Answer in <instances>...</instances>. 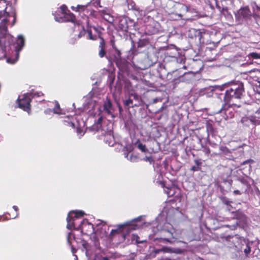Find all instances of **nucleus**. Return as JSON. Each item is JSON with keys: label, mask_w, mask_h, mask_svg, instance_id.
I'll list each match as a JSON object with an SVG mask.
<instances>
[{"label": "nucleus", "mask_w": 260, "mask_h": 260, "mask_svg": "<svg viewBox=\"0 0 260 260\" xmlns=\"http://www.w3.org/2000/svg\"><path fill=\"white\" fill-rule=\"evenodd\" d=\"M170 49H166V52L165 53L166 54L168 55L169 56L172 57H174L176 54L177 53V51L175 49H173L172 52H169Z\"/></svg>", "instance_id": "34"}, {"label": "nucleus", "mask_w": 260, "mask_h": 260, "mask_svg": "<svg viewBox=\"0 0 260 260\" xmlns=\"http://www.w3.org/2000/svg\"><path fill=\"white\" fill-rule=\"evenodd\" d=\"M87 242H86V241H83V243H82V245L85 248H87Z\"/></svg>", "instance_id": "53"}, {"label": "nucleus", "mask_w": 260, "mask_h": 260, "mask_svg": "<svg viewBox=\"0 0 260 260\" xmlns=\"http://www.w3.org/2000/svg\"><path fill=\"white\" fill-rule=\"evenodd\" d=\"M132 98L135 99H137L138 97L135 94H131L127 99L123 101V105L127 109H129L130 107H133L134 106H137L136 104H133Z\"/></svg>", "instance_id": "17"}, {"label": "nucleus", "mask_w": 260, "mask_h": 260, "mask_svg": "<svg viewBox=\"0 0 260 260\" xmlns=\"http://www.w3.org/2000/svg\"><path fill=\"white\" fill-rule=\"evenodd\" d=\"M102 121L103 117L100 116L96 122H95L92 126L90 128V129L92 131L98 132L102 129Z\"/></svg>", "instance_id": "20"}, {"label": "nucleus", "mask_w": 260, "mask_h": 260, "mask_svg": "<svg viewBox=\"0 0 260 260\" xmlns=\"http://www.w3.org/2000/svg\"><path fill=\"white\" fill-rule=\"evenodd\" d=\"M154 17L151 15H147V22L148 21H152V24H147V26H149V28H147V30H148V32H147L148 35H152L156 32H157L158 30V28L156 27V26L158 25V23L153 21Z\"/></svg>", "instance_id": "14"}, {"label": "nucleus", "mask_w": 260, "mask_h": 260, "mask_svg": "<svg viewBox=\"0 0 260 260\" xmlns=\"http://www.w3.org/2000/svg\"><path fill=\"white\" fill-rule=\"evenodd\" d=\"M99 12L100 13L101 15L106 20L107 19L106 16H110V15L108 13H107L105 10H102L100 11Z\"/></svg>", "instance_id": "42"}, {"label": "nucleus", "mask_w": 260, "mask_h": 260, "mask_svg": "<svg viewBox=\"0 0 260 260\" xmlns=\"http://www.w3.org/2000/svg\"><path fill=\"white\" fill-rule=\"evenodd\" d=\"M220 150L223 153L226 155L231 153L230 150L226 147L221 146L220 147Z\"/></svg>", "instance_id": "38"}, {"label": "nucleus", "mask_w": 260, "mask_h": 260, "mask_svg": "<svg viewBox=\"0 0 260 260\" xmlns=\"http://www.w3.org/2000/svg\"><path fill=\"white\" fill-rule=\"evenodd\" d=\"M253 162H254V160L253 159H247V160L243 161V162H242L241 165H244L247 164L248 163H253Z\"/></svg>", "instance_id": "44"}, {"label": "nucleus", "mask_w": 260, "mask_h": 260, "mask_svg": "<svg viewBox=\"0 0 260 260\" xmlns=\"http://www.w3.org/2000/svg\"><path fill=\"white\" fill-rule=\"evenodd\" d=\"M154 142V141H152V140L147 141V143L149 144V145L150 143H153Z\"/></svg>", "instance_id": "58"}, {"label": "nucleus", "mask_w": 260, "mask_h": 260, "mask_svg": "<svg viewBox=\"0 0 260 260\" xmlns=\"http://www.w3.org/2000/svg\"><path fill=\"white\" fill-rule=\"evenodd\" d=\"M138 226L136 225H119L117 229L112 230L110 232L111 236H114L118 234L123 231H128L130 230H135L137 228Z\"/></svg>", "instance_id": "11"}, {"label": "nucleus", "mask_w": 260, "mask_h": 260, "mask_svg": "<svg viewBox=\"0 0 260 260\" xmlns=\"http://www.w3.org/2000/svg\"><path fill=\"white\" fill-rule=\"evenodd\" d=\"M133 236H134V237H136V242H137L138 243H142V242H143V241H140V240H139V237L137 235L135 236V235H133Z\"/></svg>", "instance_id": "50"}, {"label": "nucleus", "mask_w": 260, "mask_h": 260, "mask_svg": "<svg viewBox=\"0 0 260 260\" xmlns=\"http://www.w3.org/2000/svg\"><path fill=\"white\" fill-rule=\"evenodd\" d=\"M8 22L7 19H4L0 22V35L2 37H4L8 31Z\"/></svg>", "instance_id": "18"}, {"label": "nucleus", "mask_w": 260, "mask_h": 260, "mask_svg": "<svg viewBox=\"0 0 260 260\" xmlns=\"http://www.w3.org/2000/svg\"><path fill=\"white\" fill-rule=\"evenodd\" d=\"M100 41L99 43V56L101 58H103L106 55V43L103 38L100 37Z\"/></svg>", "instance_id": "16"}, {"label": "nucleus", "mask_w": 260, "mask_h": 260, "mask_svg": "<svg viewBox=\"0 0 260 260\" xmlns=\"http://www.w3.org/2000/svg\"><path fill=\"white\" fill-rule=\"evenodd\" d=\"M126 3L128 10H134L135 9V3L132 0H126Z\"/></svg>", "instance_id": "33"}, {"label": "nucleus", "mask_w": 260, "mask_h": 260, "mask_svg": "<svg viewBox=\"0 0 260 260\" xmlns=\"http://www.w3.org/2000/svg\"><path fill=\"white\" fill-rule=\"evenodd\" d=\"M153 161V159L151 156H147V161L151 163Z\"/></svg>", "instance_id": "51"}, {"label": "nucleus", "mask_w": 260, "mask_h": 260, "mask_svg": "<svg viewBox=\"0 0 260 260\" xmlns=\"http://www.w3.org/2000/svg\"><path fill=\"white\" fill-rule=\"evenodd\" d=\"M91 29L92 28L95 32L99 36L101 34V31L99 27H96L95 26H88Z\"/></svg>", "instance_id": "41"}, {"label": "nucleus", "mask_w": 260, "mask_h": 260, "mask_svg": "<svg viewBox=\"0 0 260 260\" xmlns=\"http://www.w3.org/2000/svg\"><path fill=\"white\" fill-rule=\"evenodd\" d=\"M79 230H80L83 234L90 235L94 233V229L93 225L85 218L79 223Z\"/></svg>", "instance_id": "8"}, {"label": "nucleus", "mask_w": 260, "mask_h": 260, "mask_svg": "<svg viewBox=\"0 0 260 260\" xmlns=\"http://www.w3.org/2000/svg\"><path fill=\"white\" fill-rule=\"evenodd\" d=\"M61 13L64 15L68 12H69L70 10L68 9V8L66 5H62L60 7Z\"/></svg>", "instance_id": "36"}, {"label": "nucleus", "mask_w": 260, "mask_h": 260, "mask_svg": "<svg viewBox=\"0 0 260 260\" xmlns=\"http://www.w3.org/2000/svg\"><path fill=\"white\" fill-rule=\"evenodd\" d=\"M217 8L220 11L221 13L224 15L226 19H232L233 17L231 14L229 12L228 9L227 7H222V8L219 6H217Z\"/></svg>", "instance_id": "24"}, {"label": "nucleus", "mask_w": 260, "mask_h": 260, "mask_svg": "<svg viewBox=\"0 0 260 260\" xmlns=\"http://www.w3.org/2000/svg\"><path fill=\"white\" fill-rule=\"evenodd\" d=\"M260 72V71L258 70V69H254L253 70H250L249 72L251 73V72Z\"/></svg>", "instance_id": "52"}, {"label": "nucleus", "mask_w": 260, "mask_h": 260, "mask_svg": "<svg viewBox=\"0 0 260 260\" xmlns=\"http://www.w3.org/2000/svg\"><path fill=\"white\" fill-rule=\"evenodd\" d=\"M72 250L73 253H75L76 252V249L75 248H74L73 246L72 247Z\"/></svg>", "instance_id": "56"}, {"label": "nucleus", "mask_w": 260, "mask_h": 260, "mask_svg": "<svg viewBox=\"0 0 260 260\" xmlns=\"http://www.w3.org/2000/svg\"><path fill=\"white\" fill-rule=\"evenodd\" d=\"M236 21L239 24H243L251 18V13L248 7L240 8L235 13Z\"/></svg>", "instance_id": "4"}, {"label": "nucleus", "mask_w": 260, "mask_h": 260, "mask_svg": "<svg viewBox=\"0 0 260 260\" xmlns=\"http://www.w3.org/2000/svg\"><path fill=\"white\" fill-rule=\"evenodd\" d=\"M260 59V53L257 52H251L245 57L244 62L241 64L242 66L253 64V61L250 60L251 58Z\"/></svg>", "instance_id": "15"}, {"label": "nucleus", "mask_w": 260, "mask_h": 260, "mask_svg": "<svg viewBox=\"0 0 260 260\" xmlns=\"http://www.w3.org/2000/svg\"><path fill=\"white\" fill-rule=\"evenodd\" d=\"M195 166H193L190 168V171L195 172L200 171L201 169L202 162L200 159H195L194 160Z\"/></svg>", "instance_id": "25"}, {"label": "nucleus", "mask_w": 260, "mask_h": 260, "mask_svg": "<svg viewBox=\"0 0 260 260\" xmlns=\"http://www.w3.org/2000/svg\"><path fill=\"white\" fill-rule=\"evenodd\" d=\"M64 18L67 21L74 22L76 20L75 16L70 11L64 14Z\"/></svg>", "instance_id": "28"}, {"label": "nucleus", "mask_w": 260, "mask_h": 260, "mask_svg": "<svg viewBox=\"0 0 260 260\" xmlns=\"http://www.w3.org/2000/svg\"><path fill=\"white\" fill-rule=\"evenodd\" d=\"M142 47V45H141V43H140V42H139V43H138V47Z\"/></svg>", "instance_id": "61"}, {"label": "nucleus", "mask_w": 260, "mask_h": 260, "mask_svg": "<svg viewBox=\"0 0 260 260\" xmlns=\"http://www.w3.org/2000/svg\"><path fill=\"white\" fill-rule=\"evenodd\" d=\"M92 240L94 242V245L95 247H98L100 245V242L99 239L96 237V236H93L92 237Z\"/></svg>", "instance_id": "40"}, {"label": "nucleus", "mask_w": 260, "mask_h": 260, "mask_svg": "<svg viewBox=\"0 0 260 260\" xmlns=\"http://www.w3.org/2000/svg\"><path fill=\"white\" fill-rule=\"evenodd\" d=\"M233 192H234V194H235V195L241 194V192L239 190H235Z\"/></svg>", "instance_id": "49"}, {"label": "nucleus", "mask_w": 260, "mask_h": 260, "mask_svg": "<svg viewBox=\"0 0 260 260\" xmlns=\"http://www.w3.org/2000/svg\"><path fill=\"white\" fill-rule=\"evenodd\" d=\"M103 107L104 110L106 113H107L108 115H112V104L110 100L107 99L106 101L104 102Z\"/></svg>", "instance_id": "19"}, {"label": "nucleus", "mask_w": 260, "mask_h": 260, "mask_svg": "<svg viewBox=\"0 0 260 260\" xmlns=\"http://www.w3.org/2000/svg\"><path fill=\"white\" fill-rule=\"evenodd\" d=\"M209 89L211 91L213 92V91H215V90H216V89H220V87H210Z\"/></svg>", "instance_id": "46"}, {"label": "nucleus", "mask_w": 260, "mask_h": 260, "mask_svg": "<svg viewBox=\"0 0 260 260\" xmlns=\"http://www.w3.org/2000/svg\"><path fill=\"white\" fill-rule=\"evenodd\" d=\"M197 34H198L197 35H198V36H201V31H197Z\"/></svg>", "instance_id": "59"}, {"label": "nucleus", "mask_w": 260, "mask_h": 260, "mask_svg": "<svg viewBox=\"0 0 260 260\" xmlns=\"http://www.w3.org/2000/svg\"><path fill=\"white\" fill-rule=\"evenodd\" d=\"M149 238L150 239V238H151V235H149Z\"/></svg>", "instance_id": "64"}, {"label": "nucleus", "mask_w": 260, "mask_h": 260, "mask_svg": "<svg viewBox=\"0 0 260 260\" xmlns=\"http://www.w3.org/2000/svg\"><path fill=\"white\" fill-rule=\"evenodd\" d=\"M237 180L240 182L243 186L246 187L245 191H247V190L250 187V184L246 177H238Z\"/></svg>", "instance_id": "27"}, {"label": "nucleus", "mask_w": 260, "mask_h": 260, "mask_svg": "<svg viewBox=\"0 0 260 260\" xmlns=\"http://www.w3.org/2000/svg\"><path fill=\"white\" fill-rule=\"evenodd\" d=\"M156 1V0H147V2L151 3V5L150 6V10H149V12H153L155 14L157 13L156 11H154Z\"/></svg>", "instance_id": "32"}, {"label": "nucleus", "mask_w": 260, "mask_h": 260, "mask_svg": "<svg viewBox=\"0 0 260 260\" xmlns=\"http://www.w3.org/2000/svg\"><path fill=\"white\" fill-rule=\"evenodd\" d=\"M147 66L149 67L157 63L159 52L165 50V49H156L152 45L147 46Z\"/></svg>", "instance_id": "3"}, {"label": "nucleus", "mask_w": 260, "mask_h": 260, "mask_svg": "<svg viewBox=\"0 0 260 260\" xmlns=\"http://www.w3.org/2000/svg\"><path fill=\"white\" fill-rule=\"evenodd\" d=\"M77 219L74 217L73 215H71V213H69L67 218V221L68 222L67 227L69 230L74 229L79 230V224H77L76 221Z\"/></svg>", "instance_id": "13"}, {"label": "nucleus", "mask_w": 260, "mask_h": 260, "mask_svg": "<svg viewBox=\"0 0 260 260\" xmlns=\"http://www.w3.org/2000/svg\"><path fill=\"white\" fill-rule=\"evenodd\" d=\"M90 3L86 5H78L76 7H71V9L74 11L79 13H83L84 15H90L96 17V12L92 9L89 8Z\"/></svg>", "instance_id": "9"}, {"label": "nucleus", "mask_w": 260, "mask_h": 260, "mask_svg": "<svg viewBox=\"0 0 260 260\" xmlns=\"http://www.w3.org/2000/svg\"><path fill=\"white\" fill-rule=\"evenodd\" d=\"M160 217V216H159L156 218L155 223H153V226L150 228L154 234L158 235L155 240L158 239L162 242H168L171 243L173 242L172 239L175 238V230L169 223L165 222L162 226L161 222L159 221Z\"/></svg>", "instance_id": "1"}, {"label": "nucleus", "mask_w": 260, "mask_h": 260, "mask_svg": "<svg viewBox=\"0 0 260 260\" xmlns=\"http://www.w3.org/2000/svg\"><path fill=\"white\" fill-rule=\"evenodd\" d=\"M229 103H225L222 105V108L218 111V113L223 112L227 118H231L234 116L233 112L231 111L233 105H228ZM234 106H237L236 104H233Z\"/></svg>", "instance_id": "12"}, {"label": "nucleus", "mask_w": 260, "mask_h": 260, "mask_svg": "<svg viewBox=\"0 0 260 260\" xmlns=\"http://www.w3.org/2000/svg\"><path fill=\"white\" fill-rule=\"evenodd\" d=\"M126 157L132 162H137L140 159L138 156L131 153H128L126 155Z\"/></svg>", "instance_id": "29"}, {"label": "nucleus", "mask_w": 260, "mask_h": 260, "mask_svg": "<svg viewBox=\"0 0 260 260\" xmlns=\"http://www.w3.org/2000/svg\"><path fill=\"white\" fill-rule=\"evenodd\" d=\"M118 55H120V52H119V51H118Z\"/></svg>", "instance_id": "63"}, {"label": "nucleus", "mask_w": 260, "mask_h": 260, "mask_svg": "<svg viewBox=\"0 0 260 260\" xmlns=\"http://www.w3.org/2000/svg\"><path fill=\"white\" fill-rule=\"evenodd\" d=\"M54 113L56 114H59L61 112V109L59 107V105L57 103L54 108L53 109Z\"/></svg>", "instance_id": "39"}, {"label": "nucleus", "mask_w": 260, "mask_h": 260, "mask_svg": "<svg viewBox=\"0 0 260 260\" xmlns=\"http://www.w3.org/2000/svg\"><path fill=\"white\" fill-rule=\"evenodd\" d=\"M210 153V149L209 148H207L206 149V153L208 154Z\"/></svg>", "instance_id": "57"}, {"label": "nucleus", "mask_w": 260, "mask_h": 260, "mask_svg": "<svg viewBox=\"0 0 260 260\" xmlns=\"http://www.w3.org/2000/svg\"><path fill=\"white\" fill-rule=\"evenodd\" d=\"M87 33L88 35V38L90 40H96V36H93L92 33V30L88 26L87 29L85 30L84 28H83V30L82 32L80 33L79 36L82 35H84Z\"/></svg>", "instance_id": "26"}, {"label": "nucleus", "mask_w": 260, "mask_h": 260, "mask_svg": "<svg viewBox=\"0 0 260 260\" xmlns=\"http://www.w3.org/2000/svg\"><path fill=\"white\" fill-rule=\"evenodd\" d=\"M6 9L7 7L5 8V10L3 12H0V16H3L5 14H7V16H9V14L6 11Z\"/></svg>", "instance_id": "45"}, {"label": "nucleus", "mask_w": 260, "mask_h": 260, "mask_svg": "<svg viewBox=\"0 0 260 260\" xmlns=\"http://www.w3.org/2000/svg\"><path fill=\"white\" fill-rule=\"evenodd\" d=\"M243 242L246 245L245 248L244 249V252L245 253V256L247 257H248L249 254L251 252V247L253 244V242L250 241L248 239H244L243 240Z\"/></svg>", "instance_id": "21"}, {"label": "nucleus", "mask_w": 260, "mask_h": 260, "mask_svg": "<svg viewBox=\"0 0 260 260\" xmlns=\"http://www.w3.org/2000/svg\"><path fill=\"white\" fill-rule=\"evenodd\" d=\"M24 45V39L22 36L19 35L17 41V46L15 47L17 52L20 51Z\"/></svg>", "instance_id": "23"}, {"label": "nucleus", "mask_w": 260, "mask_h": 260, "mask_svg": "<svg viewBox=\"0 0 260 260\" xmlns=\"http://www.w3.org/2000/svg\"><path fill=\"white\" fill-rule=\"evenodd\" d=\"M154 179L153 180L154 182L160 185L162 187H164L165 183L162 181V176L160 173L158 172H154Z\"/></svg>", "instance_id": "22"}, {"label": "nucleus", "mask_w": 260, "mask_h": 260, "mask_svg": "<svg viewBox=\"0 0 260 260\" xmlns=\"http://www.w3.org/2000/svg\"><path fill=\"white\" fill-rule=\"evenodd\" d=\"M13 209H14L15 213L13 214L11 217L12 218H15L18 216L19 209L16 206H13Z\"/></svg>", "instance_id": "37"}, {"label": "nucleus", "mask_w": 260, "mask_h": 260, "mask_svg": "<svg viewBox=\"0 0 260 260\" xmlns=\"http://www.w3.org/2000/svg\"><path fill=\"white\" fill-rule=\"evenodd\" d=\"M15 21H16V18H15V17H14L12 25L14 24Z\"/></svg>", "instance_id": "60"}, {"label": "nucleus", "mask_w": 260, "mask_h": 260, "mask_svg": "<svg viewBox=\"0 0 260 260\" xmlns=\"http://www.w3.org/2000/svg\"><path fill=\"white\" fill-rule=\"evenodd\" d=\"M18 104L19 107L24 111L29 113L30 111V102L31 99L30 95L27 94H24L21 96H19L18 100Z\"/></svg>", "instance_id": "6"}, {"label": "nucleus", "mask_w": 260, "mask_h": 260, "mask_svg": "<svg viewBox=\"0 0 260 260\" xmlns=\"http://www.w3.org/2000/svg\"><path fill=\"white\" fill-rule=\"evenodd\" d=\"M150 75L153 77L150 78L149 80H147V92L149 91H155L159 87V82L157 81L158 79L159 75V72L157 69L149 71Z\"/></svg>", "instance_id": "5"}, {"label": "nucleus", "mask_w": 260, "mask_h": 260, "mask_svg": "<svg viewBox=\"0 0 260 260\" xmlns=\"http://www.w3.org/2000/svg\"><path fill=\"white\" fill-rule=\"evenodd\" d=\"M135 146L140 149L142 152H146V147L145 145L142 144L139 140L137 141L135 143Z\"/></svg>", "instance_id": "31"}, {"label": "nucleus", "mask_w": 260, "mask_h": 260, "mask_svg": "<svg viewBox=\"0 0 260 260\" xmlns=\"http://www.w3.org/2000/svg\"><path fill=\"white\" fill-rule=\"evenodd\" d=\"M69 213H71V215H73L77 220L84 215V213L82 211H72Z\"/></svg>", "instance_id": "30"}, {"label": "nucleus", "mask_w": 260, "mask_h": 260, "mask_svg": "<svg viewBox=\"0 0 260 260\" xmlns=\"http://www.w3.org/2000/svg\"><path fill=\"white\" fill-rule=\"evenodd\" d=\"M149 251L150 252L149 255L147 254V258L154 257L156 254L162 251L177 254H181L183 252V250L180 248H171L166 247L162 248V249H155L154 247H151V246H150Z\"/></svg>", "instance_id": "7"}, {"label": "nucleus", "mask_w": 260, "mask_h": 260, "mask_svg": "<svg viewBox=\"0 0 260 260\" xmlns=\"http://www.w3.org/2000/svg\"><path fill=\"white\" fill-rule=\"evenodd\" d=\"M207 131L209 134H213L214 128L212 124L208 123L206 125Z\"/></svg>", "instance_id": "35"}, {"label": "nucleus", "mask_w": 260, "mask_h": 260, "mask_svg": "<svg viewBox=\"0 0 260 260\" xmlns=\"http://www.w3.org/2000/svg\"><path fill=\"white\" fill-rule=\"evenodd\" d=\"M111 44H112V47L113 48H116V46H115V44L114 43V42L113 41H111Z\"/></svg>", "instance_id": "54"}, {"label": "nucleus", "mask_w": 260, "mask_h": 260, "mask_svg": "<svg viewBox=\"0 0 260 260\" xmlns=\"http://www.w3.org/2000/svg\"><path fill=\"white\" fill-rule=\"evenodd\" d=\"M256 8H257V10H258L260 11V7L256 6Z\"/></svg>", "instance_id": "62"}, {"label": "nucleus", "mask_w": 260, "mask_h": 260, "mask_svg": "<svg viewBox=\"0 0 260 260\" xmlns=\"http://www.w3.org/2000/svg\"><path fill=\"white\" fill-rule=\"evenodd\" d=\"M151 100L153 101V103H156L157 102L161 101V99L160 98H156L155 99H152Z\"/></svg>", "instance_id": "47"}, {"label": "nucleus", "mask_w": 260, "mask_h": 260, "mask_svg": "<svg viewBox=\"0 0 260 260\" xmlns=\"http://www.w3.org/2000/svg\"><path fill=\"white\" fill-rule=\"evenodd\" d=\"M187 75L186 73H184L183 76L179 77V80L180 81H184V77Z\"/></svg>", "instance_id": "48"}, {"label": "nucleus", "mask_w": 260, "mask_h": 260, "mask_svg": "<svg viewBox=\"0 0 260 260\" xmlns=\"http://www.w3.org/2000/svg\"><path fill=\"white\" fill-rule=\"evenodd\" d=\"M69 124L73 128L75 127V124L73 122H70Z\"/></svg>", "instance_id": "55"}, {"label": "nucleus", "mask_w": 260, "mask_h": 260, "mask_svg": "<svg viewBox=\"0 0 260 260\" xmlns=\"http://www.w3.org/2000/svg\"><path fill=\"white\" fill-rule=\"evenodd\" d=\"M245 89L243 83L237 82L231 84L226 90L225 93L218 94L215 93L218 98H223L224 102L229 103L241 99L244 94Z\"/></svg>", "instance_id": "2"}, {"label": "nucleus", "mask_w": 260, "mask_h": 260, "mask_svg": "<svg viewBox=\"0 0 260 260\" xmlns=\"http://www.w3.org/2000/svg\"><path fill=\"white\" fill-rule=\"evenodd\" d=\"M132 22L127 18H123L121 19L118 23V28L124 32H128L129 28L132 26Z\"/></svg>", "instance_id": "10"}, {"label": "nucleus", "mask_w": 260, "mask_h": 260, "mask_svg": "<svg viewBox=\"0 0 260 260\" xmlns=\"http://www.w3.org/2000/svg\"><path fill=\"white\" fill-rule=\"evenodd\" d=\"M92 4L94 7H102L101 5V0H94Z\"/></svg>", "instance_id": "43"}]
</instances>
